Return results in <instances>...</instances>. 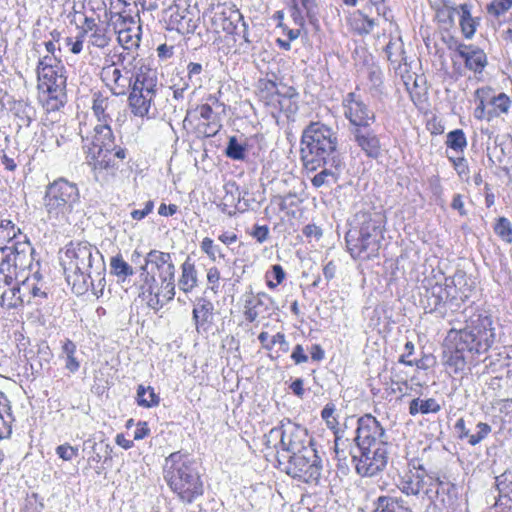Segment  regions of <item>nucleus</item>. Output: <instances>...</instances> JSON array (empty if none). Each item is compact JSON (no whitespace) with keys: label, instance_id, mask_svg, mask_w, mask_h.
<instances>
[{"label":"nucleus","instance_id":"obj_1","mask_svg":"<svg viewBox=\"0 0 512 512\" xmlns=\"http://www.w3.org/2000/svg\"><path fill=\"white\" fill-rule=\"evenodd\" d=\"M384 216L374 210L358 211L345 235L347 250L353 259L376 257L384 239Z\"/></svg>","mask_w":512,"mask_h":512},{"label":"nucleus","instance_id":"obj_2","mask_svg":"<svg viewBox=\"0 0 512 512\" xmlns=\"http://www.w3.org/2000/svg\"><path fill=\"white\" fill-rule=\"evenodd\" d=\"M337 133L321 122H311L302 133L301 160L307 170L322 166L340 167Z\"/></svg>","mask_w":512,"mask_h":512},{"label":"nucleus","instance_id":"obj_3","mask_svg":"<svg viewBox=\"0 0 512 512\" xmlns=\"http://www.w3.org/2000/svg\"><path fill=\"white\" fill-rule=\"evenodd\" d=\"M60 262L66 280L73 290L83 294L88 290L91 272L97 274L103 269V256L99 250L86 241L70 242L61 252Z\"/></svg>","mask_w":512,"mask_h":512},{"label":"nucleus","instance_id":"obj_4","mask_svg":"<svg viewBox=\"0 0 512 512\" xmlns=\"http://www.w3.org/2000/svg\"><path fill=\"white\" fill-rule=\"evenodd\" d=\"M448 339L455 342V355L450 360L455 361L456 366H464L465 357L463 351L484 353L494 343L495 332L493 320L486 312L474 314L467 326L461 330H450Z\"/></svg>","mask_w":512,"mask_h":512},{"label":"nucleus","instance_id":"obj_5","mask_svg":"<svg viewBox=\"0 0 512 512\" xmlns=\"http://www.w3.org/2000/svg\"><path fill=\"white\" fill-rule=\"evenodd\" d=\"M164 472L170 488L183 502L191 503L203 494V483L187 455L170 454L165 460Z\"/></svg>","mask_w":512,"mask_h":512},{"label":"nucleus","instance_id":"obj_6","mask_svg":"<svg viewBox=\"0 0 512 512\" xmlns=\"http://www.w3.org/2000/svg\"><path fill=\"white\" fill-rule=\"evenodd\" d=\"M79 201V190L75 183L59 178L50 183L45 191L44 207L49 220H66Z\"/></svg>","mask_w":512,"mask_h":512},{"label":"nucleus","instance_id":"obj_7","mask_svg":"<svg viewBox=\"0 0 512 512\" xmlns=\"http://www.w3.org/2000/svg\"><path fill=\"white\" fill-rule=\"evenodd\" d=\"M151 267L153 273L152 281L156 282L155 276L160 281V286L155 288L150 285L148 290L150 293H154L157 298L162 297L164 301L168 302L175 296V264L172 259V255L168 252L159 250H151L146 258L145 265L141 267L143 271L147 267Z\"/></svg>","mask_w":512,"mask_h":512},{"label":"nucleus","instance_id":"obj_8","mask_svg":"<svg viewBox=\"0 0 512 512\" xmlns=\"http://www.w3.org/2000/svg\"><path fill=\"white\" fill-rule=\"evenodd\" d=\"M285 471L293 478L306 483L317 482L321 476V461L314 447H308L296 455H287Z\"/></svg>","mask_w":512,"mask_h":512},{"label":"nucleus","instance_id":"obj_9","mask_svg":"<svg viewBox=\"0 0 512 512\" xmlns=\"http://www.w3.org/2000/svg\"><path fill=\"white\" fill-rule=\"evenodd\" d=\"M357 449L384 448L388 450V437L380 422L371 414L358 419L355 438Z\"/></svg>","mask_w":512,"mask_h":512},{"label":"nucleus","instance_id":"obj_10","mask_svg":"<svg viewBox=\"0 0 512 512\" xmlns=\"http://www.w3.org/2000/svg\"><path fill=\"white\" fill-rule=\"evenodd\" d=\"M33 253L34 249L27 239L5 245V273L17 278L18 272L30 269L34 261Z\"/></svg>","mask_w":512,"mask_h":512},{"label":"nucleus","instance_id":"obj_11","mask_svg":"<svg viewBox=\"0 0 512 512\" xmlns=\"http://www.w3.org/2000/svg\"><path fill=\"white\" fill-rule=\"evenodd\" d=\"M342 108L345 118L350 123V129L372 125L376 120L374 111L355 92H349L344 96Z\"/></svg>","mask_w":512,"mask_h":512},{"label":"nucleus","instance_id":"obj_12","mask_svg":"<svg viewBox=\"0 0 512 512\" xmlns=\"http://www.w3.org/2000/svg\"><path fill=\"white\" fill-rule=\"evenodd\" d=\"M356 472L363 477H372L383 471L388 462V450L384 448L357 449L353 454Z\"/></svg>","mask_w":512,"mask_h":512},{"label":"nucleus","instance_id":"obj_13","mask_svg":"<svg viewBox=\"0 0 512 512\" xmlns=\"http://www.w3.org/2000/svg\"><path fill=\"white\" fill-rule=\"evenodd\" d=\"M79 133L84 143L83 148L87 149V155L90 149L101 152L115 146L114 134L111 126L107 124H95L92 129L87 124H83L80 126Z\"/></svg>","mask_w":512,"mask_h":512},{"label":"nucleus","instance_id":"obj_14","mask_svg":"<svg viewBox=\"0 0 512 512\" xmlns=\"http://www.w3.org/2000/svg\"><path fill=\"white\" fill-rule=\"evenodd\" d=\"M313 447L312 440L305 428L288 421L286 423L285 439L281 447L280 457L286 459L287 455H296L304 449Z\"/></svg>","mask_w":512,"mask_h":512},{"label":"nucleus","instance_id":"obj_15","mask_svg":"<svg viewBox=\"0 0 512 512\" xmlns=\"http://www.w3.org/2000/svg\"><path fill=\"white\" fill-rule=\"evenodd\" d=\"M100 75L102 81L116 96L125 95L132 87L134 74L127 68H119L115 63L104 66Z\"/></svg>","mask_w":512,"mask_h":512},{"label":"nucleus","instance_id":"obj_16","mask_svg":"<svg viewBox=\"0 0 512 512\" xmlns=\"http://www.w3.org/2000/svg\"><path fill=\"white\" fill-rule=\"evenodd\" d=\"M63 69L62 65H56L53 69L38 73L39 89L47 92L53 99L64 95L66 76L63 74Z\"/></svg>","mask_w":512,"mask_h":512},{"label":"nucleus","instance_id":"obj_17","mask_svg":"<svg viewBox=\"0 0 512 512\" xmlns=\"http://www.w3.org/2000/svg\"><path fill=\"white\" fill-rule=\"evenodd\" d=\"M126 157V150L121 147L109 148L107 151H95L90 149L89 163L93 165L94 170L114 171L118 169L119 162Z\"/></svg>","mask_w":512,"mask_h":512},{"label":"nucleus","instance_id":"obj_18","mask_svg":"<svg viewBox=\"0 0 512 512\" xmlns=\"http://www.w3.org/2000/svg\"><path fill=\"white\" fill-rule=\"evenodd\" d=\"M350 133L357 146L367 157L376 159L381 155V143L371 125L350 129Z\"/></svg>","mask_w":512,"mask_h":512},{"label":"nucleus","instance_id":"obj_19","mask_svg":"<svg viewBox=\"0 0 512 512\" xmlns=\"http://www.w3.org/2000/svg\"><path fill=\"white\" fill-rule=\"evenodd\" d=\"M275 306L274 299L265 292L250 293L245 300L246 320L254 322L258 317L269 314Z\"/></svg>","mask_w":512,"mask_h":512},{"label":"nucleus","instance_id":"obj_20","mask_svg":"<svg viewBox=\"0 0 512 512\" xmlns=\"http://www.w3.org/2000/svg\"><path fill=\"white\" fill-rule=\"evenodd\" d=\"M476 97H482L487 106L488 120L508 113L511 100L505 93L495 95L490 88H480L476 90Z\"/></svg>","mask_w":512,"mask_h":512},{"label":"nucleus","instance_id":"obj_21","mask_svg":"<svg viewBox=\"0 0 512 512\" xmlns=\"http://www.w3.org/2000/svg\"><path fill=\"white\" fill-rule=\"evenodd\" d=\"M169 30H175L182 35L192 34L197 28V21L187 9L170 7L167 11Z\"/></svg>","mask_w":512,"mask_h":512},{"label":"nucleus","instance_id":"obj_22","mask_svg":"<svg viewBox=\"0 0 512 512\" xmlns=\"http://www.w3.org/2000/svg\"><path fill=\"white\" fill-rule=\"evenodd\" d=\"M119 107L120 103L117 100L104 97L101 94H94L92 111L97 121L96 124H107L111 126L113 117Z\"/></svg>","mask_w":512,"mask_h":512},{"label":"nucleus","instance_id":"obj_23","mask_svg":"<svg viewBox=\"0 0 512 512\" xmlns=\"http://www.w3.org/2000/svg\"><path fill=\"white\" fill-rule=\"evenodd\" d=\"M387 59L395 70V73L404 76L408 73V66L406 63L404 44L401 37H392L385 47Z\"/></svg>","mask_w":512,"mask_h":512},{"label":"nucleus","instance_id":"obj_24","mask_svg":"<svg viewBox=\"0 0 512 512\" xmlns=\"http://www.w3.org/2000/svg\"><path fill=\"white\" fill-rule=\"evenodd\" d=\"M242 17L239 10L224 7L221 11L214 14L212 23L215 29H221L228 34H233L239 29V23L242 21Z\"/></svg>","mask_w":512,"mask_h":512},{"label":"nucleus","instance_id":"obj_25","mask_svg":"<svg viewBox=\"0 0 512 512\" xmlns=\"http://www.w3.org/2000/svg\"><path fill=\"white\" fill-rule=\"evenodd\" d=\"M81 33L85 36L90 33V43L98 48L106 47L110 38L107 35V28L103 25H99L95 18L85 17L84 22L81 25Z\"/></svg>","mask_w":512,"mask_h":512},{"label":"nucleus","instance_id":"obj_26","mask_svg":"<svg viewBox=\"0 0 512 512\" xmlns=\"http://www.w3.org/2000/svg\"><path fill=\"white\" fill-rule=\"evenodd\" d=\"M436 505L442 512H454L457 506V489L454 484L436 480Z\"/></svg>","mask_w":512,"mask_h":512},{"label":"nucleus","instance_id":"obj_27","mask_svg":"<svg viewBox=\"0 0 512 512\" xmlns=\"http://www.w3.org/2000/svg\"><path fill=\"white\" fill-rule=\"evenodd\" d=\"M456 51L470 70L480 72L485 67L486 55L481 49L472 45L459 44Z\"/></svg>","mask_w":512,"mask_h":512},{"label":"nucleus","instance_id":"obj_28","mask_svg":"<svg viewBox=\"0 0 512 512\" xmlns=\"http://www.w3.org/2000/svg\"><path fill=\"white\" fill-rule=\"evenodd\" d=\"M425 470L419 466L416 471L405 473L400 482V490L406 495H418L425 487Z\"/></svg>","mask_w":512,"mask_h":512},{"label":"nucleus","instance_id":"obj_29","mask_svg":"<svg viewBox=\"0 0 512 512\" xmlns=\"http://www.w3.org/2000/svg\"><path fill=\"white\" fill-rule=\"evenodd\" d=\"M156 86L157 76L155 70L141 66L135 75L131 89L138 92L143 91L146 96H150V93L155 94Z\"/></svg>","mask_w":512,"mask_h":512},{"label":"nucleus","instance_id":"obj_30","mask_svg":"<svg viewBox=\"0 0 512 512\" xmlns=\"http://www.w3.org/2000/svg\"><path fill=\"white\" fill-rule=\"evenodd\" d=\"M178 285L184 293L191 292L198 285L197 270L195 264L189 258L181 265V276Z\"/></svg>","mask_w":512,"mask_h":512},{"label":"nucleus","instance_id":"obj_31","mask_svg":"<svg viewBox=\"0 0 512 512\" xmlns=\"http://www.w3.org/2000/svg\"><path fill=\"white\" fill-rule=\"evenodd\" d=\"M154 95L155 94L150 93V96H146L145 92L143 91L138 92L131 89L129 95V105L131 107L132 113L140 117L147 115Z\"/></svg>","mask_w":512,"mask_h":512},{"label":"nucleus","instance_id":"obj_32","mask_svg":"<svg viewBox=\"0 0 512 512\" xmlns=\"http://www.w3.org/2000/svg\"><path fill=\"white\" fill-rule=\"evenodd\" d=\"M454 291L455 286L453 285V281H448V279H445L444 283L436 282L434 284H430V287L428 288V292L434 298L433 305L435 307L454 298V295L452 294Z\"/></svg>","mask_w":512,"mask_h":512},{"label":"nucleus","instance_id":"obj_33","mask_svg":"<svg viewBox=\"0 0 512 512\" xmlns=\"http://www.w3.org/2000/svg\"><path fill=\"white\" fill-rule=\"evenodd\" d=\"M213 310V304L209 300L205 298H198L192 311L193 320L195 321L196 326L198 327L210 322L213 317Z\"/></svg>","mask_w":512,"mask_h":512},{"label":"nucleus","instance_id":"obj_34","mask_svg":"<svg viewBox=\"0 0 512 512\" xmlns=\"http://www.w3.org/2000/svg\"><path fill=\"white\" fill-rule=\"evenodd\" d=\"M13 420L9 400L3 392H0V439L11 434Z\"/></svg>","mask_w":512,"mask_h":512},{"label":"nucleus","instance_id":"obj_35","mask_svg":"<svg viewBox=\"0 0 512 512\" xmlns=\"http://www.w3.org/2000/svg\"><path fill=\"white\" fill-rule=\"evenodd\" d=\"M461 18H460V26L461 31L465 38L470 39L476 32V28L479 25V21L477 18L472 17L471 15V5L464 3L460 5Z\"/></svg>","mask_w":512,"mask_h":512},{"label":"nucleus","instance_id":"obj_36","mask_svg":"<svg viewBox=\"0 0 512 512\" xmlns=\"http://www.w3.org/2000/svg\"><path fill=\"white\" fill-rule=\"evenodd\" d=\"M21 295L23 303L30 304L34 299L47 297L45 291H43L36 283L35 279L26 278L20 285Z\"/></svg>","mask_w":512,"mask_h":512},{"label":"nucleus","instance_id":"obj_37","mask_svg":"<svg viewBox=\"0 0 512 512\" xmlns=\"http://www.w3.org/2000/svg\"><path fill=\"white\" fill-rule=\"evenodd\" d=\"M440 409H441V406L433 398H429L426 400L415 398L410 402V405H409V413L412 416H415L418 413H421V414L437 413L440 411Z\"/></svg>","mask_w":512,"mask_h":512},{"label":"nucleus","instance_id":"obj_38","mask_svg":"<svg viewBox=\"0 0 512 512\" xmlns=\"http://www.w3.org/2000/svg\"><path fill=\"white\" fill-rule=\"evenodd\" d=\"M321 168L323 169L311 179L312 185L320 188L335 184L338 180L337 171L340 167L322 166Z\"/></svg>","mask_w":512,"mask_h":512},{"label":"nucleus","instance_id":"obj_39","mask_svg":"<svg viewBox=\"0 0 512 512\" xmlns=\"http://www.w3.org/2000/svg\"><path fill=\"white\" fill-rule=\"evenodd\" d=\"M0 305L7 309L17 308L24 305L20 285H10L2 294Z\"/></svg>","mask_w":512,"mask_h":512},{"label":"nucleus","instance_id":"obj_40","mask_svg":"<svg viewBox=\"0 0 512 512\" xmlns=\"http://www.w3.org/2000/svg\"><path fill=\"white\" fill-rule=\"evenodd\" d=\"M286 433V423H282L278 427L272 428L267 434L264 435V444L267 448H274L277 450V453L280 455L281 451H279V447H282L283 441L285 439Z\"/></svg>","mask_w":512,"mask_h":512},{"label":"nucleus","instance_id":"obj_41","mask_svg":"<svg viewBox=\"0 0 512 512\" xmlns=\"http://www.w3.org/2000/svg\"><path fill=\"white\" fill-rule=\"evenodd\" d=\"M20 234V229L9 219L0 220V244L10 245L16 242L17 235Z\"/></svg>","mask_w":512,"mask_h":512},{"label":"nucleus","instance_id":"obj_42","mask_svg":"<svg viewBox=\"0 0 512 512\" xmlns=\"http://www.w3.org/2000/svg\"><path fill=\"white\" fill-rule=\"evenodd\" d=\"M159 396L154 392L150 386L144 387L139 385L137 389V403L143 407H153L159 404Z\"/></svg>","mask_w":512,"mask_h":512},{"label":"nucleus","instance_id":"obj_43","mask_svg":"<svg viewBox=\"0 0 512 512\" xmlns=\"http://www.w3.org/2000/svg\"><path fill=\"white\" fill-rule=\"evenodd\" d=\"M110 269L113 275L119 278L122 277L123 279L134 274L132 266H130L120 254L111 258Z\"/></svg>","mask_w":512,"mask_h":512},{"label":"nucleus","instance_id":"obj_44","mask_svg":"<svg viewBox=\"0 0 512 512\" xmlns=\"http://www.w3.org/2000/svg\"><path fill=\"white\" fill-rule=\"evenodd\" d=\"M76 351V345L70 339H66L62 345V353L66 359L65 367L71 373L76 372L80 367V363L75 358Z\"/></svg>","mask_w":512,"mask_h":512},{"label":"nucleus","instance_id":"obj_45","mask_svg":"<svg viewBox=\"0 0 512 512\" xmlns=\"http://www.w3.org/2000/svg\"><path fill=\"white\" fill-rule=\"evenodd\" d=\"M446 145L455 150L463 152L467 146L465 133L461 129H455L447 134Z\"/></svg>","mask_w":512,"mask_h":512},{"label":"nucleus","instance_id":"obj_46","mask_svg":"<svg viewBox=\"0 0 512 512\" xmlns=\"http://www.w3.org/2000/svg\"><path fill=\"white\" fill-rule=\"evenodd\" d=\"M200 248L201 251L205 253L208 256V258L213 262H216L217 258H225V255L222 252L220 246L215 244L214 240L209 237L203 238V240L200 243Z\"/></svg>","mask_w":512,"mask_h":512},{"label":"nucleus","instance_id":"obj_47","mask_svg":"<svg viewBox=\"0 0 512 512\" xmlns=\"http://www.w3.org/2000/svg\"><path fill=\"white\" fill-rule=\"evenodd\" d=\"M374 512H410L405 509L400 503L390 497H379L377 501V507Z\"/></svg>","mask_w":512,"mask_h":512},{"label":"nucleus","instance_id":"obj_48","mask_svg":"<svg viewBox=\"0 0 512 512\" xmlns=\"http://www.w3.org/2000/svg\"><path fill=\"white\" fill-rule=\"evenodd\" d=\"M495 233L505 242H512V226L506 217H500L494 226Z\"/></svg>","mask_w":512,"mask_h":512},{"label":"nucleus","instance_id":"obj_49","mask_svg":"<svg viewBox=\"0 0 512 512\" xmlns=\"http://www.w3.org/2000/svg\"><path fill=\"white\" fill-rule=\"evenodd\" d=\"M105 264L103 263V269L100 273L97 274L96 271L91 272L88 280V289L91 288L94 291L95 295H98V292L102 294L104 286H105Z\"/></svg>","mask_w":512,"mask_h":512},{"label":"nucleus","instance_id":"obj_50","mask_svg":"<svg viewBox=\"0 0 512 512\" xmlns=\"http://www.w3.org/2000/svg\"><path fill=\"white\" fill-rule=\"evenodd\" d=\"M512 7V0H492L487 5V12L493 16H500Z\"/></svg>","mask_w":512,"mask_h":512},{"label":"nucleus","instance_id":"obj_51","mask_svg":"<svg viewBox=\"0 0 512 512\" xmlns=\"http://www.w3.org/2000/svg\"><path fill=\"white\" fill-rule=\"evenodd\" d=\"M226 155L233 160H243L245 158V148L238 143L235 137H231L226 148Z\"/></svg>","mask_w":512,"mask_h":512},{"label":"nucleus","instance_id":"obj_52","mask_svg":"<svg viewBox=\"0 0 512 512\" xmlns=\"http://www.w3.org/2000/svg\"><path fill=\"white\" fill-rule=\"evenodd\" d=\"M188 71V80L190 81L192 87L194 89L201 86L202 79L200 77V74L203 71L202 65L199 63L191 62L187 66Z\"/></svg>","mask_w":512,"mask_h":512},{"label":"nucleus","instance_id":"obj_53","mask_svg":"<svg viewBox=\"0 0 512 512\" xmlns=\"http://www.w3.org/2000/svg\"><path fill=\"white\" fill-rule=\"evenodd\" d=\"M477 433L471 434L469 437L468 443L471 446H475L479 444L482 440H484L492 431V428L489 424L484 422H479L476 426Z\"/></svg>","mask_w":512,"mask_h":512},{"label":"nucleus","instance_id":"obj_54","mask_svg":"<svg viewBox=\"0 0 512 512\" xmlns=\"http://www.w3.org/2000/svg\"><path fill=\"white\" fill-rule=\"evenodd\" d=\"M334 413L335 406L332 404H327L321 412V416L325 420L327 427L333 431H335L338 426V421Z\"/></svg>","mask_w":512,"mask_h":512},{"label":"nucleus","instance_id":"obj_55","mask_svg":"<svg viewBox=\"0 0 512 512\" xmlns=\"http://www.w3.org/2000/svg\"><path fill=\"white\" fill-rule=\"evenodd\" d=\"M56 454L64 461H71L78 456V448L65 443L56 448Z\"/></svg>","mask_w":512,"mask_h":512},{"label":"nucleus","instance_id":"obj_56","mask_svg":"<svg viewBox=\"0 0 512 512\" xmlns=\"http://www.w3.org/2000/svg\"><path fill=\"white\" fill-rule=\"evenodd\" d=\"M453 163L454 169L462 180L468 181L469 168L467 161L464 157L450 158Z\"/></svg>","mask_w":512,"mask_h":512},{"label":"nucleus","instance_id":"obj_57","mask_svg":"<svg viewBox=\"0 0 512 512\" xmlns=\"http://www.w3.org/2000/svg\"><path fill=\"white\" fill-rule=\"evenodd\" d=\"M278 103L280 108L284 110L287 114H294L298 110L297 102L292 95L281 97L278 100Z\"/></svg>","mask_w":512,"mask_h":512},{"label":"nucleus","instance_id":"obj_58","mask_svg":"<svg viewBox=\"0 0 512 512\" xmlns=\"http://www.w3.org/2000/svg\"><path fill=\"white\" fill-rule=\"evenodd\" d=\"M56 65H61L60 61L54 55H46L39 60L37 74L46 69H53Z\"/></svg>","mask_w":512,"mask_h":512},{"label":"nucleus","instance_id":"obj_59","mask_svg":"<svg viewBox=\"0 0 512 512\" xmlns=\"http://www.w3.org/2000/svg\"><path fill=\"white\" fill-rule=\"evenodd\" d=\"M391 381L393 383H396L398 385V391L400 393L403 392L402 390V385H405L407 386V380H406V376L403 375V372L402 370L400 369V367L398 365L394 366L391 370Z\"/></svg>","mask_w":512,"mask_h":512},{"label":"nucleus","instance_id":"obj_60","mask_svg":"<svg viewBox=\"0 0 512 512\" xmlns=\"http://www.w3.org/2000/svg\"><path fill=\"white\" fill-rule=\"evenodd\" d=\"M196 112L199 117L208 123H212L215 120V114L212 107L208 104H202L196 108Z\"/></svg>","mask_w":512,"mask_h":512},{"label":"nucleus","instance_id":"obj_61","mask_svg":"<svg viewBox=\"0 0 512 512\" xmlns=\"http://www.w3.org/2000/svg\"><path fill=\"white\" fill-rule=\"evenodd\" d=\"M84 35L80 32L76 40L71 37L66 38V44L70 47V51L73 54H79L83 49Z\"/></svg>","mask_w":512,"mask_h":512},{"label":"nucleus","instance_id":"obj_62","mask_svg":"<svg viewBox=\"0 0 512 512\" xmlns=\"http://www.w3.org/2000/svg\"><path fill=\"white\" fill-rule=\"evenodd\" d=\"M251 235L259 242L263 243L268 239L269 228L266 225H255Z\"/></svg>","mask_w":512,"mask_h":512},{"label":"nucleus","instance_id":"obj_63","mask_svg":"<svg viewBox=\"0 0 512 512\" xmlns=\"http://www.w3.org/2000/svg\"><path fill=\"white\" fill-rule=\"evenodd\" d=\"M271 345H272V348L275 345H278L279 346V350L282 353H287L289 351V343L286 341L285 335L283 333H281V332H278L277 334H275L272 337Z\"/></svg>","mask_w":512,"mask_h":512},{"label":"nucleus","instance_id":"obj_64","mask_svg":"<svg viewBox=\"0 0 512 512\" xmlns=\"http://www.w3.org/2000/svg\"><path fill=\"white\" fill-rule=\"evenodd\" d=\"M382 71L380 68H371L368 73V79L373 88L378 89L382 85Z\"/></svg>","mask_w":512,"mask_h":512}]
</instances>
